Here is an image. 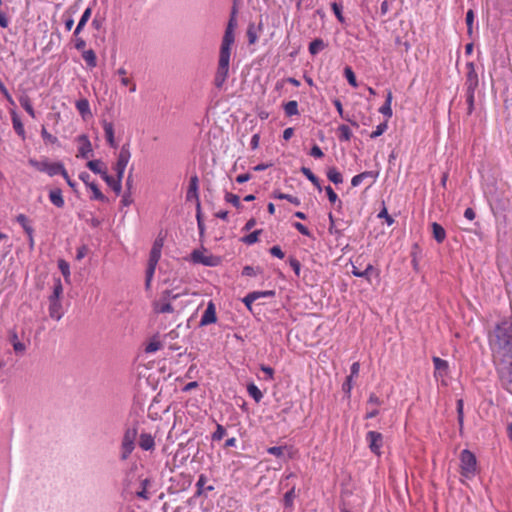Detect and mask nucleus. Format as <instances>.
I'll list each match as a JSON object with an SVG mask.
<instances>
[{
	"mask_svg": "<svg viewBox=\"0 0 512 512\" xmlns=\"http://www.w3.org/2000/svg\"><path fill=\"white\" fill-rule=\"evenodd\" d=\"M102 179L115 192L116 195H119L121 193V191H122V181L113 178L108 173L103 175Z\"/></svg>",
	"mask_w": 512,
	"mask_h": 512,
	"instance_id": "obj_22",
	"label": "nucleus"
},
{
	"mask_svg": "<svg viewBox=\"0 0 512 512\" xmlns=\"http://www.w3.org/2000/svg\"><path fill=\"white\" fill-rule=\"evenodd\" d=\"M339 132V140L340 141H350L352 137V132L349 126L342 124L338 127Z\"/></svg>",
	"mask_w": 512,
	"mask_h": 512,
	"instance_id": "obj_41",
	"label": "nucleus"
},
{
	"mask_svg": "<svg viewBox=\"0 0 512 512\" xmlns=\"http://www.w3.org/2000/svg\"><path fill=\"white\" fill-rule=\"evenodd\" d=\"M260 369L266 374V380L271 381L274 379V369L272 367L262 364Z\"/></svg>",
	"mask_w": 512,
	"mask_h": 512,
	"instance_id": "obj_64",
	"label": "nucleus"
},
{
	"mask_svg": "<svg viewBox=\"0 0 512 512\" xmlns=\"http://www.w3.org/2000/svg\"><path fill=\"white\" fill-rule=\"evenodd\" d=\"M457 414H458V424H459V427H460V431L462 430L463 428V423H464V413H463V400H458L457 401Z\"/></svg>",
	"mask_w": 512,
	"mask_h": 512,
	"instance_id": "obj_57",
	"label": "nucleus"
},
{
	"mask_svg": "<svg viewBox=\"0 0 512 512\" xmlns=\"http://www.w3.org/2000/svg\"><path fill=\"white\" fill-rule=\"evenodd\" d=\"M503 388L512 394V357L494 361Z\"/></svg>",
	"mask_w": 512,
	"mask_h": 512,
	"instance_id": "obj_3",
	"label": "nucleus"
},
{
	"mask_svg": "<svg viewBox=\"0 0 512 512\" xmlns=\"http://www.w3.org/2000/svg\"><path fill=\"white\" fill-rule=\"evenodd\" d=\"M207 481H208V478L205 474H200L199 477H198V480L196 482V492H195V496L196 497H200V496H205L207 497L206 493L207 492H211L215 489V487L213 485H208L207 486Z\"/></svg>",
	"mask_w": 512,
	"mask_h": 512,
	"instance_id": "obj_16",
	"label": "nucleus"
},
{
	"mask_svg": "<svg viewBox=\"0 0 512 512\" xmlns=\"http://www.w3.org/2000/svg\"><path fill=\"white\" fill-rule=\"evenodd\" d=\"M474 102H475V94L466 93V103H467V114L471 115L474 111Z\"/></svg>",
	"mask_w": 512,
	"mask_h": 512,
	"instance_id": "obj_60",
	"label": "nucleus"
},
{
	"mask_svg": "<svg viewBox=\"0 0 512 512\" xmlns=\"http://www.w3.org/2000/svg\"><path fill=\"white\" fill-rule=\"evenodd\" d=\"M135 468H130L125 471L124 477L122 479V496L126 497L127 495H133L134 492L132 490V486L135 480Z\"/></svg>",
	"mask_w": 512,
	"mask_h": 512,
	"instance_id": "obj_11",
	"label": "nucleus"
},
{
	"mask_svg": "<svg viewBox=\"0 0 512 512\" xmlns=\"http://www.w3.org/2000/svg\"><path fill=\"white\" fill-rule=\"evenodd\" d=\"M91 14H92V9L90 7L86 8L74 30V36H78L81 31L83 30V28L85 27V25L87 24V22L89 21L90 17H91Z\"/></svg>",
	"mask_w": 512,
	"mask_h": 512,
	"instance_id": "obj_23",
	"label": "nucleus"
},
{
	"mask_svg": "<svg viewBox=\"0 0 512 512\" xmlns=\"http://www.w3.org/2000/svg\"><path fill=\"white\" fill-rule=\"evenodd\" d=\"M327 178L336 185L341 184L343 182L342 174L335 167L328 169Z\"/></svg>",
	"mask_w": 512,
	"mask_h": 512,
	"instance_id": "obj_38",
	"label": "nucleus"
},
{
	"mask_svg": "<svg viewBox=\"0 0 512 512\" xmlns=\"http://www.w3.org/2000/svg\"><path fill=\"white\" fill-rule=\"evenodd\" d=\"M198 190H199V179H198L197 175H193L190 177V180H189V186H188V190L186 193V200L187 201H195V203L200 202Z\"/></svg>",
	"mask_w": 512,
	"mask_h": 512,
	"instance_id": "obj_14",
	"label": "nucleus"
},
{
	"mask_svg": "<svg viewBox=\"0 0 512 512\" xmlns=\"http://www.w3.org/2000/svg\"><path fill=\"white\" fill-rule=\"evenodd\" d=\"M493 361L512 357V316L496 325L490 336Z\"/></svg>",
	"mask_w": 512,
	"mask_h": 512,
	"instance_id": "obj_2",
	"label": "nucleus"
},
{
	"mask_svg": "<svg viewBox=\"0 0 512 512\" xmlns=\"http://www.w3.org/2000/svg\"><path fill=\"white\" fill-rule=\"evenodd\" d=\"M226 435V429L221 424H217L215 432L212 434L213 441H219Z\"/></svg>",
	"mask_w": 512,
	"mask_h": 512,
	"instance_id": "obj_56",
	"label": "nucleus"
},
{
	"mask_svg": "<svg viewBox=\"0 0 512 512\" xmlns=\"http://www.w3.org/2000/svg\"><path fill=\"white\" fill-rule=\"evenodd\" d=\"M286 116L291 117L299 114L298 103L295 100L288 101L284 104Z\"/></svg>",
	"mask_w": 512,
	"mask_h": 512,
	"instance_id": "obj_40",
	"label": "nucleus"
},
{
	"mask_svg": "<svg viewBox=\"0 0 512 512\" xmlns=\"http://www.w3.org/2000/svg\"><path fill=\"white\" fill-rule=\"evenodd\" d=\"M82 58L88 67L94 68L97 66V57L92 49L84 50L82 53Z\"/></svg>",
	"mask_w": 512,
	"mask_h": 512,
	"instance_id": "obj_31",
	"label": "nucleus"
},
{
	"mask_svg": "<svg viewBox=\"0 0 512 512\" xmlns=\"http://www.w3.org/2000/svg\"><path fill=\"white\" fill-rule=\"evenodd\" d=\"M237 9L234 6L231 11V15L229 18V21L227 23L222 43L220 46V52H219V60H218V67L217 71L214 77V85L217 88H222L223 84L225 83L228 72H229V65H230V57H231V49L232 45L235 41V35L234 30L237 27Z\"/></svg>",
	"mask_w": 512,
	"mask_h": 512,
	"instance_id": "obj_1",
	"label": "nucleus"
},
{
	"mask_svg": "<svg viewBox=\"0 0 512 512\" xmlns=\"http://www.w3.org/2000/svg\"><path fill=\"white\" fill-rule=\"evenodd\" d=\"M461 475L466 478H472L476 474L477 460L475 455L467 449L460 454Z\"/></svg>",
	"mask_w": 512,
	"mask_h": 512,
	"instance_id": "obj_6",
	"label": "nucleus"
},
{
	"mask_svg": "<svg viewBox=\"0 0 512 512\" xmlns=\"http://www.w3.org/2000/svg\"><path fill=\"white\" fill-rule=\"evenodd\" d=\"M76 109L80 113V115L85 119L88 116H91V109L89 101L86 98H81L75 103Z\"/></svg>",
	"mask_w": 512,
	"mask_h": 512,
	"instance_id": "obj_21",
	"label": "nucleus"
},
{
	"mask_svg": "<svg viewBox=\"0 0 512 512\" xmlns=\"http://www.w3.org/2000/svg\"><path fill=\"white\" fill-rule=\"evenodd\" d=\"M41 136L45 142H49L51 144H56L58 142L57 137L50 134L45 127H42L41 129Z\"/></svg>",
	"mask_w": 512,
	"mask_h": 512,
	"instance_id": "obj_58",
	"label": "nucleus"
},
{
	"mask_svg": "<svg viewBox=\"0 0 512 512\" xmlns=\"http://www.w3.org/2000/svg\"><path fill=\"white\" fill-rule=\"evenodd\" d=\"M247 37L249 44H255L258 36L256 32V27L254 23H250L247 28Z\"/></svg>",
	"mask_w": 512,
	"mask_h": 512,
	"instance_id": "obj_50",
	"label": "nucleus"
},
{
	"mask_svg": "<svg viewBox=\"0 0 512 512\" xmlns=\"http://www.w3.org/2000/svg\"><path fill=\"white\" fill-rule=\"evenodd\" d=\"M387 129H388V124L386 121L383 123H380L379 125H377L376 129L370 134V137L372 139L377 138V137L381 136L383 133H385Z\"/></svg>",
	"mask_w": 512,
	"mask_h": 512,
	"instance_id": "obj_55",
	"label": "nucleus"
},
{
	"mask_svg": "<svg viewBox=\"0 0 512 512\" xmlns=\"http://www.w3.org/2000/svg\"><path fill=\"white\" fill-rule=\"evenodd\" d=\"M157 264H158V262H155V261L153 262L151 260H148V266L146 269V286L147 287L150 285V281L154 275Z\"/></svg>",
	"mask_w": 512,
	"mask_h": 512,
	"instance_id": "obj_48",
	"label": "nucleus"
},
{
	"mask_svg": "<svg viewBox=\"0 0 512 512\" xmlns=\"http://www.w3.org/2000/svg\"><path fill=\"white\" fill-rule=\"evenodd\" d=\"M164 245V238L160 235L155 239L150 251L149 260L158 262L161 257V251Z\"/></svg>",
	"mask_w": 512,
	"mask_h": 512,
	"instance_id": "obj_17",
	"label": "nucleus"
},
{
	"mask_svg": "<svg viewBox=\"0 0 512 512\" xmlns=\"http://www.w3.org/2000/svg\"><path fill=\"white\" fill-rule=\"evenodd\" d=\"M259 272H261L260 268L255 269L254 267L247 265L243 268L242 275L252 277L256 276Z\"/></svg>",
	"mask_w": 512,
	"mask_h": 512,
	"instance_id": "obj_63",
	"label": "nucleus"
},
{
	"mask_svg": "<svg viewBox=\"0 0 512 512\" xmlns=\"http://www.w3.org/2000/svg\"><path fill=\"white\" fill-rule=\"evenodd\" d=\"M262 233V230H255L253 231L252 233L244 236L242 238V242L247 244V245H252V244H255L256 242H258L259 240V235Z\"/></svg>",
	"mask_w": 512,
	"mask_h": 512,
	"instance_id": "obj_43",
	"label": "nucleus"
},
{
	"mask_svg": "<svg viewBox=\"0 0 512 512\" xmlns=\"http://www.w3.org/2000/svg\"><path fill=\"white\" fill-rule=\"evenodd\" d=\"M373 176H374V174L372 171H365L360 174H357L352 178L351 185L353 187H357L364 181V179H366L368 177H373Z\"/></svg>",
	"mask_w": 512,
	"mask_h": 512,
	"instance_id": "obj_42",
	"label": "nucleus"
},
{
	"mask_svg": "<svg viewBox=\"0 0 512 512\" xmlns=\"http://www.w3.org/2000/svg\"><path fill=\"white\" fill-rule=\"evenodd\" d=\"M433 364H434V377L436 379L442 378L448 376L449 372V364L446 360L441 359L440 357L434 356L432 358Z\"/></svg>",
	"mask_w": 512,
	"mask_h": 512,
	"instance_id": "obj_12",
	"label": "nucleus"
},
{
	"mask_svg": "<svg viewBox=\"0 0 512 512\" xmlns=\"http://www.w3.org/2000/svg\"><path fill=\"white\" fill-rule=\"evenodd\" d=\"M16 221L21 225V227L23 228V230L25 231V233L27 234V236H31V234L34 233V229L33 227L30 225V222L27 218L26 215L24 214H19L17 217H16Z\"/></svg>",
	"mask_w": 512,
	"mask_h": 512,
	"instance_id": "obj_32",
	"label": "nucleus"
},
{
	"mask_svg": "<svg viewBox=\"0 0 512 512\" xmlns=\"http://www.w3.org/2000/svg\"><path fill=\"white\" fill-rule=\"evenodd\" d=\"M11 119H12V125H13L15 132L17 133L18 136H20L24 140L26 135H25V129H24L21 119L18 117V115L16 113H12Z\"/></svg>",
	"mask_w": 512,
	"mask_h": 512,
	"instance_id": "obj_28",
	"label": "nucleus"
},
{
	"mask_svg": "<svg viewBox=\"0 0 512 512\" xmlns=\"http://www.w3.org/2000/svg\"><path fill=\"white\" fill-rule=\"evenodd\" d=\"M154 310L156 313H172L174 311V308L171 305V303L166 302L162 304H156Z\"/></svg>",
	"mask_w": 512,
	"mask_h": 512,
	"instance_id": "obj_52",
	"label": "nucleus"
},
{
	"mask_svg": "<svg viewBox=\"0 0 512 512\" xmlns=\"http://www.w3.org/2000/svg\"><path fill=\"white\" fill-rule=\"evenodd\" d=\"M101 165H102V162L101 160H90L88 161L87 163V167L95 174H99L101 176V178L103 177V175L107 174V170L106 169H102L101 168Z\"/></svg>",
	"mask_w": 512,
	"mask_h": 512,
	"instance_id": "obj_35",
	"label": "nucleus"
},
{
	"mask_svg": "<svg viewBox=\"0 0 512 512\" xmlns=\"http://www.w3.org/2000/svg\"><path fill=\"white\" fill-rule=\"evenodd\" d=\"M344 76L351 86H353V87L358 86L355 73L353 72V70L350 66H346L344 68Z\"/></svg>",
	"mask_w": 512,
	"mask_h": 512,
	"instance_id": "obj_45",
	"label": "nucleus"
},
{
	"mask_svg": "<svg viewBox=\"0 0 512 512\" xmlns=\"http://www.w3.org/2000/svg\"><path fill=\"white\" fill-rule=\"evenodd\" d=\"M49 199L53 205L58 208H62L65 205L64 198L62 196V191L59 188L53 189L49 193Z\"/></svg>",
	"mask_w": 512,
	"mask_h": 512,
	"instance_id": "obj_25",
	"label": "nucleus"
},
{
	"mask_svg": "<svg viewBox=\"0 0 512 512\" xmlns=\"http://www.w3.org/2000/svg\"><path fill=\"white\" fill-rule=\"evenodd\" d=\"M328 218H329V229L328 230H329L330 234H336L338 236H341L342 235L341 230H338L335 228V218H334L333 214L329 213Z\"/></svg>",
	"mask_w": 512,
	"mask_h": 512,
	"instance_id": "obj_61",
	"label": "nucleus"
},
{
	"mask_svg": "<svg viewBox=\"0 0 512 512\" xmlns=\"http://www.w3.org/2000/svg\"><path fill=\"white\" fill-rule=\"evenodd\" d=\"M466 67L468 69L465 82L466 93L475 94V91L479 85L478 74L475 70L473 62L467 63Z\"/></svg>",
	"mask_w": 512,
	"mask_h": 512,
	"instance_id": "obj_9",
	"label": "nucleus"
},
{
	"mask_svg": "<svg viewBox=\"0 0 512 512\" xmlns=\"http://www.w3.org/2000/svg\"><path fill=\"white\" fill-rule=\"evenodd\" d=\"M139 446L145 451L154 449L155 441L151 434L141 433L139 437Z\"/></svg>",
	"mask_w": 512,
	"mask_h": 512,
	"instance_id": "obj_19",
	"label": "nucleus"
},
{
	"mask_svg": "<svg viewBox=\"0 0 512 512\" xmlns=\"http://www.w3.org/2000/svg\"><path fill=\"white\" fill-rule=\"evenodd\" d=\"M295 498H296V489H295V485H293L284 494V497H283L284 507L288 508L290 511H292L294 508V499Z\"/></svg>",
	"mask_w": 512,
	"mask_h": 512,
	"instance_id": "obj_26",
	"label": "nucleus"
},
{
	"mask_svg": "<svg viewBox=\"0 0 512 512\" xmlns=\"http://www.w3.org/2000/svg\"><path fill=\"white\" fill-rule=\"evenodd\" d=\"M21 107L32 117L35 118V111L32 106L31 100L27 95H22L19 98Z\"/></svg>",
	"mask_w": 512,
	"mask_h": 512,
	"instance_id": "obj_33",
	"label": "nucleus"
},
{
	"mask_svg": "<svg viewBox=\"0 0 512 512\" xmlns=\"http://www.w3.org/2000/svg\"><path fill=\"white\" fill-rule=\"evenodd\" d=\"M103 130L105 132V137H106V140H107L108 144L110 145V147L116 148L117 144H116L115 138H114L113 124L111 122L104 121L103 122Z\"/></svg>",
	"mask_w": 512,
	"mask_h": 512,
	"instance_id": "obj_20",
	"label": "nucleus"
},
{
	"mask_svg": "<svg viewBox=\"0 0 512 512\" xmlns=\"http://www.w3.org/2000/svg\"><path fill=\"white\" fill-rule=\"evenodd\" d=\"M49 316L59 321L63 317L62 304L55 302L49 303Z\"/></svg>",
	"mask_w": 512,
	"mask_h": 512,
	"instance_id": "obj_30",
	"label": "nucleus"
},
{
	"mask_svg": "<svg viewBox=\"0 0 512 512\" xmlns=\"http://www.w3.org/2000/svg\"><path fill=\"white\" fill-rule=\"evenodd\" d=\"M77 141L81 144L78 149L77 157L87 159L90 156H92L93 150H92V145H91V142H90L88 136H86L85 134H82V135L78 136Z\"/></svg>",
	"mask_w": 512,
	"mask_h": 512,
	"instance_id": "obj_13",
	"label": "nucleus"
},
{
	"mask_svg": "<svg viewBox=\"0 0 512 512\" xmlns=\"http://www.w3.org/2000/svg\"><path fill=\"white\" fill-rule=\"evenodd\" d=\"M150 485H151V480L149 478H145V479L141 480V482H140L141 490L135 492V495L138 498L148 500L150 498V496L147 492V489Z\"/></svg>",
	"mask_w": 512,
	"mask_h": 512,
	"instance_id": "obj_34",
	"label": "nucleus"
},
{
	"mask_svg": "<svg viewBox=\"0 0 512 512\" xmlns=\"http://www.w3.org/2000/svg\"><path fill=\"white\" fill-rule=\"evenodd\" d=\"M375 271V268L372 264H368L366 266V268L364 270H362L361 273H358L359 274V278H364L366 279L368 282H370V275L372 272Z\"/></svg>",
	"mask_w": 512,
	"mask_h": 512,
	"instance_id": "obj_62",
	"label": "nucleus"
},
{
	"mask_svg": "<svg viewBox=\"0 0 512 512\" xmlns=\"http://www.w3.org/2000/svg\"><path fill=\"white\" fill-rule=\"evenodd\" d=\"M258 299V294L256 293H249L243 298V303L246 305V307L249 310H252V303Z\"/></svg>",
	"mask_w": 512,
	"mask_h": 512,
	"instance_id": "obj_59",
	"label": "nucleus"
},
{
	"mask_svg": "<svg viewBox=\"0 0 512 512\" xmlns=\"http://www.w3.org/2000/svg\"><path fill=\"white\" fill-rule=\"evenodd\" d=\"M431 226H432L433 237L436 240V242L439 244L443 243L446 238L445 229L437 222H433Z\"/></svg>",
	"mask_w": 512,
	"mask_h": 512,
	"instance_id": "obj_27",
	"label": "nucleus"
},
{
	"mask_svg": "<svg viewBox=\"0 0 512 512\" xmlns=\"http://www.w3.org/2000/svg\"><path fill=\"white\" fill-rule=\"evenodd\" d=\"M331 8L336 16V18L338 19L339 22L341 23H344L345 22V18L342 14V10H343V7L341 4L337 3V2H333L331 4Z\"/></svg>",
	"mask_w": 512,
	"mask_h": 512,
	"instance_id": "obj_53",
	"label": "nucleus"
},
{
	"mask_svg": "<svg viewBox=\"0 0 512 512\" xmlns=\"http://www.w3.org/2000/svg\"><path fill=\"white\" fill-rule=\"evenodd\" d=\"M475 14L472 9H469L466 13V25H467V33L469 36L473 33V23H474Z\"/></svg>",
	"mask_w": 512,
	"mask_h": 512,
	"instance_id": "obj_47",
	"label": "nucleus"
},
{
	"mask_svg": "<svg viewBox=\"0 0 512 512\" xmlns=\"http://www.w3.org/2000/svg\"><path fill=\"white\" fill-rule=\"evenodd\" d=\"M9 341L16 353H23L26 350L25 344L19 341L17 332L15 330H11L9 332Z\"/></svg>",
	"mask_w": 512,
	"mask_h": 512,
	"instance_id": "obj_24",
	"label": "nucleus"
},
{
	"mask_svg": "<svg viewBox=\"0 0 512 512\" xmlns=\"http://www.w3.org/2000/svg\"><path fill=\"white\" fill-rule=\"evenodd\" d=\"M58 268L59 270L61 271L64 279L66 281H69V278H70V266H69V263L66 262L65 260L63 259H60L58 261Z\"/></svg>",
	"mask_w": 512,
	"mask_h": 512,
	"instance_id": "obj_46",
	"label": "nucleus"
},
{
	"mask_svg": "<svg viewBox=\"0 0 512 512\" xmlns=\"http://www.w3.org/2000/svg\"><path fill=\"white\" fill-rule=\"evenodd\" d=\"M366 442L372 453L381 455V448L383 446V435L377 431H368L366 434Z\"/></svg>",
	"mask_w": 512,
	"mask_h": 512,
	"instance_id": "obj_8",
	"label": "nucleus"
},
{
	"mask_svg": "<svg viewBox=\"0 0 512 512\" xmlns=\"http://www.w3.org/2000/svg\"><path fill=\"white\" fill-rule=\"evenodd\" d=\"M274 197L281 200L289 201L290 203L294 204L295 206H299L301 204L300 199L298 197L292 196L290 194L285 193H275Z\"/></svg>",
	"mask_w": 512,
	"mask_h": 512,
	"instance_id": "obj_44",
	"label": "nucleus"
},
{
	"mask_svg": "<svg viewBox=\"0 0 512 512\" xmlns=\"http://www.w3.org/2000/svg\"><path fill=\"white\" fill-rule=\"evenodd\" d=\"M325 192L328 196V199L331 203H336L338 202V208H341L342 207V201L338 199V196L337 194L334 192V190L332 189L331 186H326L325 187Z\"/></svg>",
	"mask_w": 512,
	"mask_h": 512,
	"instance_id": "obj_51",
	"label": "nucleus"
},
{
	"mask_svg": "<svg viewBox=\"0 0 512 512\" xmlns=\"http://www.w3.org/2000/svg\"><path fill=\"white\" fill-rule=\"evenodd\" d=\"M287 449V446H273L267 449V452L271 455H274L277 458H282L284 456V451Z\"/></svg>",
	"mask_w": 512,
	"mask_h": 512,
	"instance_id": "obj_54",
	"label": "nucleus"
},
{
	"mask_svg": "<svg viewBox=\"0 0 512 512\" xmlns=\"http://www.w3.org/2000/svg\"><path fill=\"white\" fill-rule=\"evenodd\" d=\"M79 178L87 187H89L92 190V192H93L92 199H95V200H98L101 202L108 201V198L100 191L97 184L93 181H90V174L88 172H81L79 174Z\"/></svg>",
	"mask_w": 512,
	"mask_h": 512,
	"instance_id": "obj_10",
	"label": "nucleus"
},
{
	"mask_svg": "<svg viewBox=\"0 0 512 512\" xmlns=\"http://www.w3.org/2000/svg\"><path fill=\"white\" fill-rule=\"evenodd\" d=\"M216 321V307L215 304L212 301H210L201 317L200 326H207L209 324L215 323Z\"/></svg>",
	"mask_w": 512,
	"mask_h": 512,
	"instance_id": "obj_15",
	"label": "nucleus"
},
{
	"mask_svg": "<svg viewBox=\"0 0 512 512\" xmlns=\"http://www.w3.org/2000/svg\"><path fill=\"white\" fill-rule=\"evenodd\" d=\"M247 392L256 403H259L263 398V393L253 382L247 385Z\"/></svg>",
	"mask_w": 512,
	"mask_h": 512,
	"instance_id": "obj_37",
	"label": "nucleus"
},
{
	"mask_svg": "<svg viewBox=\"0 0 512 512\" xmlns=\"http://www.w3.org/2000/svg\"><path fill=\"white\" fill-rule=\"evenodd\" d=\"M28 163L33 168L37 169L40 172H45L51 177L58 174L62 175L63 177H66V169L61 162L51 163L47 159L38 161L34 158H30L28 160Z\"/></svg>",
	"mask_w": 512,
	"mask_h": 512,
	"instance_id": "obj_5",
	"label": "nucleus"
},
{
	"mask_svg": "<svg viewBox=\"0 0 512 512\" xmlns=\"http://www.w3.org/2000/svg\"><path fill=\"white\" fill-rule=\"evenodd\" d=\"M326 47L325 42L321 38H316L309 44V52L311 55H317Z\"/></svg>",
	"mask_w": 512,
	"mask_h": 512,
	"instance_id": "obj_36",
	"label": "nucleus"
},
{
	"mask_svg": "<svg viewBox=\"0 0 512 512\" xmlns=\"http://www.w3.org/2000/svg\"><path fill=\"white\" fill-rule=\"evenodd\" d=\"M138 435L137 428L128 427L123 434L121 445H120V453L119 459L121 461L127 460L135 449V441Z\"/></svg>",
	"mask_w": 512,
	"mask_h": 512,
	"instance_id": "obj_4",
	"label": "nucleus"
},
{
	"mask_svg": "<svg viewBox=\"0 0 512 512\" xmlns=\"http://www.w3.org/2000/svg\"><path fill=\"white\" fill-rule=\"evenodd\" d=\"M190 259L195 264H202L207 267H216L220 263V258L212 254H204L201 250L195 249L190 254Z\"/></svg>",
	"mask_w": 512,
	"mask_h": 512,
	"instance_id": "obj_7",
	"label": "nucleus"
},
{
	"mask_svg": "<svg viewBox=\"0 0 512 512\" xmlns=\"http://www.w3.org/2000/svg\"><path fill=\"white\" fill-rule=\"evenodd\" d=\"M131 158V153L129 149V144H124L118 154L117 162L115 165L121 167H127L129 160Z\"/></svg>",
	"mask_w": 512,
	"mask_h": 512,
	"instance_id": "obj_18",
	"label": "nucleus"
},
{
	"mask_svg": "<svg viewBox=\"0 0 512 512\" xmlns=\"http://www.w3.org/2000/svg\"><path fill=\"white\" fill-rule=\"evenodd\" d=\"M333 105L335 106L337 112L339 113V115L341 116L342 119L348 121L352 126L354 127H358V123L355 121V120H352L350 117H348L347 115H344L343 113V106H342V103L339 99H334L333 100Z\"/></svg>",
	"mask_w": 512,
	"mask_h": 512,
	"instance_id": "obj_39",
	"label": "nucleus"
},
{
	"mask_svg": "<svg viewBox=\"0 0 512 512\" xmlns=\"http://www.w3.org/2000/svg\"><path fill=\"white\" fill-rule=\"evenodd\" d=\"M300 171L319 191H322L319 178L309 168L302 167Z\"/></svg>",
	"mask_w": 512,
	"mask_h": 512,
	"instance_id": "obj_29",
	"label": "nucleus"
},
{
	"mask_svg": "<svg viewBox=\"0 0 512 512\" xmlns=\"http://www.w3.org/2000/svg\"><path fill=\"white\" fill-rule=\"evenodd\" d=\"M225 201L232 204L237 209H240L242 207L240 198L236 194L226 192L225 194Z\"/></svg>",
	"mask_w": 512,
	"mask_h": 512,
	"instance_id": "obj_49",
	"label": "nucleus"
}]
</instances>
